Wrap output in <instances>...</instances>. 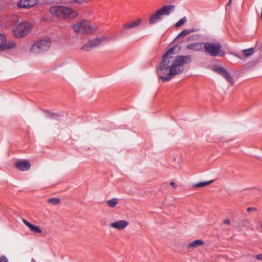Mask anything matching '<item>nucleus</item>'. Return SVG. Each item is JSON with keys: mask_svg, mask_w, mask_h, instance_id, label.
Here are the masks:
<instances>
[{"mask_svg": "<svg viewBox=\"0 0 262 262\" xmlns=\"http://www.w3.org/2000/svg\"><path fill=\"white\" fill-rule=\"evenodd\" d=\"M177 48V46H173L167 50L156 68L158 76L163 81H169L173 76L182 74L184 65L191 59L190 55H177L174 51Z\"/></svg>", "mask_w": 262, "mask_h": 262, "instance_id": "nucleus-1", "label": "nucleus"}, {"mask_svg": "<svg viewBox=\"0 0 262 262\" xmlns=\"http://www.w3.org/2000/svg\"><path fill=\"white\" fill-rule=\"evenodd\" d=\"M50 13L53 16L61 19H72L78 15L77 11L64 6H55L50 9Z\"/></svg>", "mask_w": 262, "mask_h": 262, "instance_id": "nucleus-2", "label": "nucleus"}, {"mask_svg": "<svg viewBox=\"0 0 262 262\" xmlns=\"http://www.w3.org/2000/svg\"><path fill=\"white\" fill-rule=\"evenodd\" d=\"M205 51L213 56H223L225 52L223 50L221 43L218 41L204 42Z\"/></svg>", "mask_w": 262, "mask_h": 262, "instance_id": "nucleus-3", "label": "nucleus"}, {"mask_svg": "<svg viewBox=\"0 0 262 262\" xmlns=\"http://www.w3.org/2000/svg\"><path fill=\"white\" fill-rule=\"evenodd\" d=\"M175 7L173 5L164 6L158 10L149 18V23L152 25L157 23L162 19L164 15H168L174 10Z\"/></svg>", "mask_w": 262, "mask_h": 262, "instance_id": "nucleus-4", "label": "nucleus"}, {"mask_svg": "<svg viewBox=\"0 0 262 262\" xmlns=\"http://www.w3.org/2000/svg\"><path fill=\"white\" fill-rule=\"evenodd\" d=\"M73 28L75 32L80 34H90L97 30L96 26L84 21L75 24L73 25Z\"/></svg>", "mask_w": 262, "mask_h": 262, "instance_id": "nucleus-5", "label": "nucleus"}, {"mask_svg": "<svg viewBox=\"0 0 262 262\" xmlns=\"http://www.w3.org/2000/svg\"><path fill=\"white\" fill-rule=\"evenodd\" d=\"M32 29V26L29 23L21 22L15 25L13 32L16 37H21L30 32Z\"/></svg>", "mask_w": 262, "mask_h": 262, "instance_id": "nucleus-6", "label": "nucleus"}, {"mask_svg": "<svg viewBox=\"0 0 262 262\" xmlns=\"http://www.w3.org/2000/svg\"><path fill=\"white\" fill-rule=\"evenodd\" d=\"M51 45L50 41L42 40L37 41L33 44L31 48V51L34 53H39L48 50Z\"/></svg>", "mask_w": 262, "mask_h": 262, "instance_id": "nucleus-7", "label": "nucleus"}, {"mask_svg": "<svg viewBox=\"0 0 262 262\" xmlns=\"http://www.w3.org/2000/svg\"><path fill=\"white\" fill-rule=\"evenodd\" d=\"M129 225V222L126 220L115 221L109 224V226L119 231L125 230Z\"/></svg>", "mask_w": 262, "mask_h": 262, "instance_id": "nucleus-8", "label": "nucleus"}, {"mask_svg": "<svg viewBox=\"0 0 262 262\" xmlns=\"http://www.w3.org/2000/svg\"><path fill=\"white\" fill-rule=\"evenodd\" d=\"M102 39L101 38H94L89 40L85 42L81 47V50L88 51L91 49L95 48L100 46L101 43Z\"/></svg>", "mask_w": 262, "mask_h": 262, "instance_id": "nucleus-9", "label": "nucleus"}, {"mask_svg": "<svg viewBox=\"0 0 262 262\" xmlns=\"http://www.w3.org/2000/svg\"><path fill=\"white\" fill-rule=\"evenodd\" d=\"M214 70L223 76L231 84V85H232L234 84V81L230 73L226 69L222 67H219L215 68Z\"/></svg>", "mask_w": 262, "mask_h": 262, "instance_id": "nucleus-10", "label": "nucleus"}, {"mask_svg": "<svg viewBox=\"0 0 262 262\" xmlns=\"http://www.w3.org/2000/svg\"><path fill=\"white\" fill-rule=\"evenodd\" d=\"M15 43L13 41H10L7 42L6 37L0 34V51L11 49L14 47Z\"/></svg>", "mask_w": 262, "mask_h": 262, "instance_id": "nucleus-11", "label": "nucleus"}, {"mask_svg": "<svg viewBox=\"0 0 262 262\" xmlns=\"http://www.w3.org/2000/svg\"><path fill=\"white\" fill-rule=\"evenodd\" d=\"M15 166L21 171H27L31 167V163L28 160H19L15 163Z\"/></svg>", "mask_w": 262, "mask_h": 262, "instance_id": "nucleus-12", "label": "nucleus"}, {"mask_svg": "<svg viewBox=\"0 0 262 262\" xmlns=\"http://www.w3.org/2000/svg\"><path fill=\"white\" fill-rule=\"evenodd\" d=\"M186 49L194 52L202 51L204 49V42H196L187 45Z\"/></svg>", "mask_w": 262, "mask_h": 262, "instance_id": "nucleus-13", "label": "nucleus"}, {"mask_svg": "<svg viewBox=\"0 0 262 262\" xmlns=\"http://www.w3.org/2000/svg\"><path fill=\"white\" fill-rule=\"evenodd\" d=\"M142 23V19L140 18L133 20L130 22L123 25V28L125 30L137 28Z\"/></svg>", "mask_w": 262, "mask_h": 262, "instance_id": "nucleus-14", "label": "nucleus"}, {"mask_svg": "<svg viewBox=\"0 0 262 262\" xmlns=\"http://www.w3.org/2000/svg\"><path fill=\"white\" fill-rule=\"evenodd\" d=\"M37 4V0H20L17 4L20 8H28L35 6Z\"/></svg>", "mask_w": 262, "mask_h": 262, "instance_id": "nucleus-15", "label": "nucleus"}, {"mask_svg": "<svg viewBox=\"0 0 262 262\" xmlns=\"http://www.w3.org/2000/svg\"><path fill=\"white\" fill-rule=\"evenodd\" d=\"M22 221L29 228L31 232L34 233H41L42 232L41 229L38 226L32 224L25 219H23Z\"/></svg>", "mask_w": 262, "mask_h": 262, "instance_id": "nucleus-16", "label": "nucleus"}, {"mask_svg": "<svg viewBox=\"0 0 262 262\" xmlns=\"http://www.w3.org/2000/svg\"><path fill=\"white\" fill-rule=\"evenodd\" d=\"M204 244V242L201 239H198L189 243L187 245L188 249H193Z\"/></svg>", "mask_w": 262, "mask_h": 262, "instance_id": "nucleus-17", "label": "nucleus"}, {"mask_svg": "<svg viewBox=\"0 0 262 262\" xmlns=\"http://www.w3.org/2000/svg\"><path fill=\"white\" fill-rule=\"evenodd\" d=\"M213 182V180H210V181H205V182H199V183L193 184L192 185V187L194 188L204 187V186L210 185Z\"/></svg>", "mask_w": 262, "mask_h": 262, "instance_id": "nucleus-18", "label": "nucleus"}, {"mask_svg": "<svg viewBox=\"0 0 262 262\" xmlns=\"http://www.w3.org/2000/svg\"><path fill=\"white\" fill-rule=\"evenodd\" d=\"M118 203V199L117 198H113L106 201V204L111 207H114Z\"/></svg>", "mask_w": 262, "mask_h": 262, "instance_id": "nucleus-19", "label": "nucleus"}, {"mask_svg": "<svg viewBox=\"0 0 262 262\" xmlns=\"http://www.w3.org/2000/svg\"><path fill=\"white\" fill-rule=\"evenodd\" d=\"M242 52L246 57H248L253 54L254 53V49L249 48L245 49L242 51Z\"/></svg>", "mask_w": 262, "mask_h": 262, "instance_id": "nucleus-20", "label": "nucleus"}, {"mask_svg": "<svg viewBox=\"0 0 262 262\" xmlns=\"http://www.w3.org/2000/svg\"><path fill=\"white\" fill-rule=\"evenodd\" d=\"M193 31V30H188V29L183 30L178 34L177 38H179L182 36L187 35Z\"/></svg>", "mask_w": 262, "mask_h": 262, "instance_id": "nucleus-21", "label": "nucleus"}, {"mask_svg": "<svg viewBox=\"0 0 262 262\" xmlns=\"http://www.w3.org/2000/svg\"><path fill=\"white\" fill-rule=\"evenodd\" d=\"M187 18L185 17L182 18L180 20H179L177 23H176L174 26L176 27H179L183 26L184 23L186 21Z\"/></svg>", "mask_w": 262, "mask_h": 262, "instance_id": "nucleus-22", "label": "nucleus"}, {"mask_svg": "<svg viewBox=\"0 0 262 262\" xmlns=\"http://www.w3.org/2000/svg\"><path fill=\"white\" fill-rule=\"evenodd\" d=\"M48 202L50 204L55 205L59 204L60 201L59 199L53 198L49 199Z\"/></svg>", "mask_w": 262, "mask_h": 262, "instance_id": "nucleus-23", "label": "nucleus"}, {"mask_svg": "<svg viewBox=\"0 0 262 262\" xmlns=\"http://www.w3.org/2000/svg\"><path fill=\"white\" fill-rule=\"evenodd\" d=\"M60 68L61 69V70L63 72L68 71L70 69V66L68 64H62L60 66Z\"/></svg>", "mask_w": 262, "mask_h": 262, "instance_id": "nucleus-24", "label": "nucleus"}, {"mask_svg": "<svg viewBox=\"0 0 262 262\" xmlns=\"http://www.w3.org/2000/svg\"><path fill=\"white\" fill-rule=\"evenodd\" d=\"M254 257L258 261L262 262V253L256 254Z\"/></svg>", "mask_w": 262, "mask_h": 262, "instance_id": "nucleus-25", "label": "nucleus"}, {"mask_svg": "<svg viewBox=\"0 0 262 262\" xmlns=\"http://www.w3.org/2000/svg\"><path fill=\"white\" fill-rule=\"evenodd\" d=\"M90 0H72L70 1L71 3L76 2L78 4H82L83 3H86L90 1Z\"/></svg>", "mask_w": 262, "mask_h": 262, "instance_id": "nucleus-26", "label": "nucleus"}, {"mask_svg": "<svg viewBox=\"0 0 262 262\" xmlns=\"http://www.w3.org/2000/svg\"><path fill=\"white\" fill-rule=\"evenodd\" d=\"M0 262H9V260L6 256L3 255L0 256Z\"/></svg>", "mask_w": 262, "mask_h": 262, "instance_id": "nucleus-27", "label": "nucleus"}, {"mask_svg": "<svg viewBox=\"0 0 262 262\" xmlns=\"http://www.w3.org/2000/svg\"><path fill=\"white\" fill-rule=\"evenodd\" d=\"M196 37V36L195 35H192V36H189L188 38H187V40L188 41H191V40H193L195 39V38Z\"/></svg>", "mask_w": 262, "mask_h": 262, "instance_id": "nucleus-28", "label": "nucleus"}, {"mask_svg": "<svg viewBox=\"0 0 262 262\" xmlns=\"http://www.w3.org/2000/svg\"><path fill=\"white\" fill-rule=\"evenodd\" d=\"M170 185L174 189L177 188V185L174 182H171Z\"/></svg>", "mask_w": 262, "mask_h": 262, "instance_id": "nucleus-29", "label": "nucleus"}, {"mask_svg": "<svg viewBox=\"0 0 262 262\" xmlns=\"http://www.w3.org/2000/svg\"><path fill=\"white\" fill-rule=\"evenodd\" d=\"M224 223L225 224H227V225H229L230 223V221L228 219H227V220H225L224 221Z\"/></svg>", "mask_w": 262, "mask_h": 262, "instance_id": "nucleus-30", "label": "nucleus"}, {"mask_svg": "<svg viewBox=\"0 0 262 262\" xmlns=\"http://www.w3.org/2000/svg\"><path fill=\"white\" fill-rule=\"evenodd\" d=\"M255 210V208H253V207H249L247 208V211H252V210Z\"/></svg>", "mask_w": 262, "mask_h": 262, "instance_id": "nucleus-31", "label": "nucleus"}, {"mask_svg": "<svg viewBox=\"0 0 262 262\" xmlns=\"http://www.w3.org/2000/svg\"><path fill=\"white\" fill-rule=\"evenodd\" d=\"M234 55L235 57H236L241 59H242V58L239 55H237L236 54H234Z\"/></svg>", "mask_w": 262, "mask_h": 262, "instance_id": "nucleus-32", "label": "nucleus"}, {"mask_svg": "<svg viewBox=\"0 0 262 262\" xmlns=\"http://www.w3.org/2000/svg\"><path fill=\"white\" fill-rule=\"evenodd\" d=\"M231 0H229V1L228 2V4H227V5L229 6L231 4Z\"/></svg>", "mask_w": 262, "mask_h": 262, "instance_id": "nucleus-33", "label": "nucleus"}, {"mask_svg": "<svg viewBox=\"0 0 262 262\" xmlns=\"http://www.w3.org/2000/svg\"><path fill=\"white\" fill-rule=\"evenodd\" d=\"M50 119L51 120H52V119H53V118H52V117H51V118H50Z\"/></svg>", "mask_w": 262, "mask_h": 262, "instance_id": "nucleus-34", "label": "nucleus"}, {"mask_svg": "<svg viewBox=\"0 0 262 262\" xmlns=\"http://www.w3.org/2000/svg\"><path fill=\"white\" fill-rule=\"evenodd\" d=\"M261 227H262V223L260 224Z\"/></svg>", "mask_w": 262, "mask_h": 262, "instance_id": "nucleus-35", "label": "nucleus"}]
</instances>
